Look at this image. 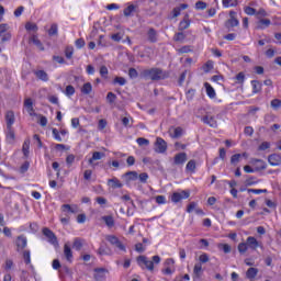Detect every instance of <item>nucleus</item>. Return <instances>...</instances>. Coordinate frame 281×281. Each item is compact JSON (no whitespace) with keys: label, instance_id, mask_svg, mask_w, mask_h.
<instances>
[{"label":"nucleus","instance_id":"f8f14e48","mask_svg":"<svg viewBox=\"0 0 281 281\" xmlns=\"http://www.w3.org/2000/svg\"><path fill=\"white\" fill-rule=\"evenodd\" d=\"M108 186L112 190H117L120 188H124V184L122 183V181H120V179H117L116 177H113L112 179H108Z\"/></svg>","mask_w":281,"mask_h":281},{"label":"nucleus","instance_id":"412c9836","mask_svg":"<svg viewBox=\"0 0 281 281\" xmlns=\"http://www.w3.org/2000/svg\"><path fill=\"white\" fill-rule=\"evenodd\" d=\"M268 162L270 166H280L281 165V156L279 154H271L268 157Z\"/></svg>","mask_w":281,"mask_h":281},{"label":"nucleus","instance_id":"20e7f679","mask_svg":"<svg viewBox=\"0 0 281 281\" xmlns=\"http://www.w3.org/2000/svg\"><path fill=\"white\" fill-rule=\"evenodd\" d=\"M166 150H168V143H166L164 138L157 137L155 142V153L164 155Z\"/></svg>","mask_w":281,"mask_h":281},{"label":"nucleus","instance_id":"6ab92c4d","mask_svg":"<svg viewBox=\"0 0 281 281\" xmlns=\"http://www.w3.org/2000/svg\"><path fill=\"white\" fill-rule=\"evenodd\" d=\"M246 245H248L249 249H258V247H260V244L258 243V239H256V237L254 236H249L246 239Z\"/></svg>","mask_w":281,"mask_h":281},{"label":"nucleus","instance_id":"6e6552de","mask_svg":"<svg viewBox=\"0 0 281 281\" xmlns=\"http://www.w3.org/2000/svg\"><path fill=\"white\" fill-rule=\"evenodd\" d=\"M188 161V154L186 153H179L176 154L173 157V164L175 166H183Z\"/></svg>","mask_w":281,"mask_h":281},{"label":"nucleus","instance_id":"a878e982","mask_svg":"<svg viewBox=\"0 0 281 281\" xmlns=\"http://www.w3.org/2000/svg\"><path fill=\"white\" fill-rule=\"evenodd\" d=\"M186 171L191 172V175H194V172H196V160L194 159L189 160L186 166Z\"/></svg>","mask_w":281,"mask_h":281},{"label":"nucleus","instance_id":"7ed1b4c3","mask_svg":"<svg viewBox=\"0 0 281 281\" xmlns=\"http://www.w3.org/2000/svg\"><path fill=\"white\" fill-rule=\"evenodd\" d=\"M105 239L112 247H115L119 249V251H123V254H126V246L117 238L115 235H106Z\"/></svg>","mask_w":281,"mask_h":281},{"label":"nucleus","instance_id":"774afa93","mask_svg":"<svg viewBox=\"0 0 281 281\" xmlns=\"http://www.w3.org/2000/svg\"><path fill=\"white\" fill-rule=\"evenodd\" d=\"M128 76H130V78H137V76H139V74L137 72V70L135 68H130Z\"/></svg>","mask_w":281,"mask_h":281},{"label":"nucleus","instance_id":"37998d69","mask_svg":"<svg viewBox=\"0 0 281 281\" xmlns=\"http://www.w3.org/2000/svg\"><path fill=\"white\" fill-rule=\"evenodd\" d=\"M64 93L67 98H71V95L76 93V88H74V86H67Z\"/></svg>","mask_w":281,"mask_h":281},{"label":"nucleus","instance_id":"5fc2aeb1","mask_svg":"<svg viewBox=\"0 0 281 281\" xmlns=\"http://www.w3.org/2000/svg\"><path fill=\"white\" fill-rule=\"evenodd\" d=\"M106 100L110 104H113V102H115V100H117V95H115V93H113V92H109L106 94Z\"/></svg>","mask_w":281,"mask_h":281},{"label":"nucleus","instance_id":"ea45409f","mask_svg":"<svg viewBox=\"0 0 281 281\" xmlns=\"http://www.w3.org/2000/svg\"><path fill=\"white\" fill-rule=\"evenodd\" d=\"M173 41H176V43H183V41H186V34H183V32L176 33Z\"/></svg>","mask_w":281,"mask_h":281},{"label":"nucleus","instance_id":"72a5a7b5","mask_svg":"<svg viewBox=\"0 0 281 281\" xmlns=\"http://www.w3.org/2000/svg\"><path fill=\"white\" fill-rule=\"evenodd\" d=\"M91 91H93V86L91 82H86L81 88V93H83V95H89Z\"/></svg>","mask_w":281,"mask_h":281},{"label":"nucleus","instance_id":"864d4df0","mask_svg":"<svg viewBox=\"0 0 281 281\" xmlns=\"http://www.w3.org/2000/svg\"><path fill=\"white\" fill-rule=\"evenodd\" d=\"M244 12H245V14H248V16L256 15V9H254L251 7H245Z\"/></svg>","mask_w":281,"mask_h":281},{"label":"nucleus","instance_id":"aec40b11","mask_svg":"<svg viewBox=\"0 0 281 281\" xmlns=\"http://www.w3.org/2000/svg\"><path fill=\"white\" fill-rule=\"evenodd\" d=\"M64 256L68 262L74 260V251H71V246H69V244L64 245Z\"/></svg>","mask_w":281,"mask_h":281},{"label":"nucleus","instance_id":"f257e3e1","mask_svg":"<svg viewBox=\"0 0 281 281\" xmlns=\"http://www.w3.org/2000/svg\"><path fill=\"white\" fill-rule=\"evenodd\" d=\"M137 265L140 266L142 269H147V271H155V265H159L161 262V257L158 255L151 257V260L146 256L137 257Z\"/></svg>","mask_w":281,"mask_h":281},{"label":"nucleus","instance_id":"4be33fe9","mask_svg":"<svg viewBox=\"0 0 281 281\" xmlns=\"http://www.w3.org/2000/svg\"><path fill=\"white\" fill-rule=\"evenodd\" d=\"M191 23L192 22L190 21V18L186 15L184 19L179 23V26H178L179 32H183V30H188Z\"/></svg>","mask_w":281,"mask_h":281},{"label":"nucleus","instance_id":"c03bdc74","mask_svg":"<svg viewBox=\"0 0 281 281\" xmlns=\"http://www.w3.org/2000/svg\"><path fill=\"white\" fill-rule=\"evenodd\" d=\"M72 247L76 251H80L82 249V240L80 238H75Z\"/></svg>","mask_w":281,"mask_h":281},{"label":"nucleus","instance_id":"9b49d317","mask_svg":"<svg viewBox=\"0 0 281 281\" xmlns=\"http://www.w3.org/2000/svg\"><path fill=\"white\" fill-rule=\"evenodd\" d=\"M15 245L18 247V251H23V249L27 247V237H25L24 235L18 236Z\"/></svg>","mask_w":281,"mask_h":281},{"label":"nucleus","instance_id":"c9c22d12","mask_svg":"<svg viewBox=\"0 0 281 281\" xmlns=\"http://www.w3.org/2000/svg\"><path fill=\"white\" fill-rule=\"evenodd\" d=\"M104 273H106V270L104 268L95 269V274H94L95 280H104Z\"/></svg>","mask_w":281,"mask_h":281},{"label":"nucleus","instance_id":"f3484780","mask_svg":"<svg viewBox=\"0 0 281 281\" xmlns=\"http://www.w3.org/2000/svg\"><path fill=\"white\" fill-rule=\"evenodd\" d=\"M61 212H68L69 214H78V205L76 204H63Z\"/></svg>","mask_w":281,"mask_h":281},{"label":"nucleus","instance_id":"4468645a","mask_svg":"<svg viewBox=\"0 0 281 281\" xmlns=\"http://www.w3.org/2000/svg\"><path fill=\"white\" fill-rule=\"evenodd\" d=\"M5 139H7V144H14L16 139L14 127H7Z\"/></svg>","mask_w":281,"mask_h":281},{"label":"nucleus","instance_id":"a18cd8bd","mask_svg":"<svg viewBox=\"0 0 281 281\" xmlns=\"http://www.w3.org/2000/svg\"><path fill=\"white\" fill-rule=\"evenodd\" d=\"M113 85H119L120 87H124V85H126V79L124 77H115L113 80Z\"/></svg>","mask_w":281,"mask_h":281},{"label":"nucleus","instance_id":"8fccbe9b","mask_svg":"<svg viewBox=\"0 0 281 281\" xmlns=\"http://www.w3.org/2000/svg\"><path fill=\"white\" fill-rule=\"evenodd\" d=\"M235 80L237 85H243L245 82V72H238Z\"/></svg>","mask_w":281,"mask_h":281},{"label":"nucleus","instance_id":"a19ab883","mask_svg":"<svg viewBox=\"0 0 281 281\" xmlns=\"http://www.w3.org/2000/svg\"><path fill=\"white\" fill-rule=\"evenodd\" d=\"M65 56H66V58H68V60H71V58H74V46L66 47Z\"/></svg>","mask_w":281,"mask_h":281},{"label":"nucleus","instance_id":"49530a36","mask_svg":"<svg viewBox=\"0 0 281 281\" xmlns=\"http://www.w3.org/2000/svg\"><path fill=\"white\" fill-rule=\"evenodd\" d=\"M237 249L239 254H247V249H249V246L247 245V243H240L238 244Z\"/></svg>","mask_w":281,"mask_h":281},{"label":"nucleus","instance_id":"9d476101","mask_svg":"<svg viewBox=\"0 0 281 281\" xmlns=\"http://www.w3.org/2000/svg\"><path fill=\"white\" fill-rule=\"evenodd\" d=\"M250 164L255 167L256 172H259V170H267V162L262 159H251Z\"/></svg>","mask_w":281,"mask_h":281},{"label":"nucleus","instance_id":"052dcab7","mask_svg":"<svg viewBox=\"0 0 281 281\" xmlns=\"http://www.w3.org/2000/svg\"><path fill=\"white\" fill-rule=\"evenodd\" d=\"M212 69H214V63L212 61H206L204 65V71L205 74H207L209 71H212Z\"/></svg>","mask_w":281,"mask_h":281},{"label":"nucleus","instance_id":"393cba45","mask_svg":"<svg viewBox=\"0 0 281 281\" xmlns=\"http://www.w3.org/2000/svg\"><path fill=\"white\" fill-rule=\"evenodd\" d=\"M101 221L105 223L106 227H115V220L113 218V215H104L101 217Z\"/></svg>","mask_w":281,"mask_h":281},{"label":"nucleus","instance_id":"f03ea898","mask_svg":"<svg viewBox=\"0 0 281 281\" xmlns=\"http://www.w3.org/2000/svg\"><path fill=\"white\" fill-rule=\"evenodd\" d=\"M143 75L149 80H166V78H168V75L160 68H150L144 70Z\"/></svg>","mask_w":281,"mask_h":281},{"label":"nucleus","instance_id":"5701e85b","mask_svg":"<svg viewBox=\"0 0 281 281\" xmlns=\"http://www.w3.org/2000/svg\"><path fill=\"white\" fill-rule=\"evenodd\" d=\"M269 25H271V20H269V19H260L257 22V30H267V27H269Z\"/></svg>","mask_w":281,"mask_h":281},{"label":"nucleus","instance_id":"a211bd4d","mask_svg":"<svg viewBox=\"0 0 281 281\" xmlns=\"http://www.w3.org/2000/svg\"><path fill=\"white\" fill-rule=\"evenodd\" d=\"M24 106H25L29 115H31V117H34V115H36V113H34V103H33L32 99H25Z\"/></svg>","mask_w":281,"mask_h":281},{"label":"nucleus","instance_id":"39448f33","mask_svg":"<svg viewBox=\"0 0 281 281\" xmlns=\"http://www.w3.org/2000/svg\"><path fill=\"white\" fill-rule=\"evenodd\" d=\"M183 199H190L189 191L173 192L171 195L172 203H180V201H183Z\"/></svg>","mask_w":281,"mask_h":281},{"label":"nucleus","instance_id":"e433bc0d","mask_svg":"<svg viewBox=\"0 0 281 281\" xmlns=\"http://www.w3.org/2000/svg\"><path fill=\"white\" fill-rule=\"evenodd\" d=\"M193 273L196 278H201V273H203V266L201 263H195L193 268Z\"/></svg>","mask_w":281,"mask_h":281},{"label":"nucleus","instance_id":"c756f323","mask_svg":"<svg viewBox=\"0 0 281 281\" xmlns=\"http://www.w3.org/2000/svg\"><path fill=\"white\" fill-rule=\"evenodd\" d=\"M256 276H258V268L251 267L246 271V278L248 280H254Z\"/></svg>","mask_w":281,"mask_h":281},{"label":"nucleus","instance_id":"680f3d73","mask_svg":"<svg viewBox=\"0 0 281 281\" xmlns=\"http://www.w3.org/2000/svg\"><path fill=\"white\" fill-rule=\"evenodd\" d=\"M199 260H200V262L205 265V262H210V256L204 252V254L200 255Z\"/></svg>","mask_w":281,"mask_h":281},{"label":"nucleus","instance_id":"4c0bfd02","mask_svg":"<svg viewBox=\"0 0 281 281\" xmlns=\"http://www.w3.org/2000/svg\"><path fill=\"white\" fill-rule=\"evenodd\" d=\"M240 159H243V155L235 154L231 157V164L232 166H237V164H240Z\"/></svg>","mask_w":281,"mask_h":281},{"label":"nucleus","instance_id":"de8ad7c7","mask_svg":"<svg viewBox=\"0 0 281 281\" xmlns=\"http://www.w3.org/2000/svg\"><path fill=\"white\" fill-rule=\"evenodd\" d=\"M58 34V24H52L50 29L48 30L49 36H56Z\"/></svg>","mask_w":281,"mask_h":281},{"label":"nucleus","instance_id":"603ef678","mask_svg":"<svg viewBox=\"0 0 281 281\" xmlns=\"http://www.w3.org/2000/svg\"><path fill=\"white\" fill-rule=\"evenodd\" d=\"M136 144H138V146H148L150 144V140L144 137H139L136 139Z\"/></svg>","mask_w":281,"mask_h":281},{"label":"nucleus","instance_id":"473e14b6","mask_svg":"<svg viewBox=\"0 0 281 281\" xmlns=\"http://www.w3.org/2000/svg\"><path fill=\"white\" fill-rule=\"evenodd\" d=\"M239 21H238V19H236V18H231L229 20H227V22H226V27L228 29V30H232V27H238V25H239Z\"/></svg>","mask_w":281,"mask_h":281},{"label":"nucleus","instance_id":"3c124183","mask_svg":"<svg viewBox=\"0 0 281 281\" xmlns=\"http://www.w3.org/2000/svg\"><path fill=\"white\" fill-rule=\"evenodd\" d=\"M23 258H24L25 265H31L32 263V258H31L30 250H24L23 251Z\"/></svg>","mask_w":281,"mask_h":281},{"label":"nucleus","instance_id":"bb28decb","mask_svg":"<svg viewBox=\"0 0 281 281\" xmlns=\"http://www.w3.org/2000/svg\"><path fill=\"white\" fill-rule=\"evenodd\" d=\"M251 87H252V93H260V91H262V83L258 80H251L250 82Z\"/></svg>","mask_w":281,"mask_h":281},{"label":"nucleus","instance_id":"58836bf2","mask_svg":"<svg viewBox=\"0 0 281 281\" xmlns=\"http://www.w3.org/2000/svg\"><path fill=\"white\" fill-rule=\"evenodd\" d=\"M25 30L27 32H38V25H36V23L27 22L25 24Z\"/></svg>","mask_w":281,"mask_h":281},{"label":"nucleus","instance_id":"6e6d98bb","mask_svg":"<svg viewBox=\"0 0 281 281\" xmlns=\"http://www.w3.org/2000/svg\"><path fill=\"white\" fill-rule=\"evenodd\" d=\"M155 201L158 205H166V195H157Z\"/></svg>","mask_w":281,"mask_h":281},{"label":"nucleus","instance_id":"1a4fd4ad","mask_svg":"<svg viewBox=\"0 0 281 281\" xmlns=\"http://www.w3.org/2000/svg\"><path fill=\"white\" fill-rule=\"evenodd\" d=\"M29 43L35 45V47L40 52H45V46L43 45V42H41V40L38 38V35H31L29 38Z\"/></svg>","mask_w":281,"mask_h":281},{"label":"nucleus","instance_id":"b1692460","mask_svg":"<svg viewBox=\"0 0 281 281\" xmlns=\"http://www.w3.org/2000/svg\"><path fill=\"white\" fill-rule=\"evenodd\" d=\"M204 87L206 89V95L211 99L214 100V98H216V90H214V88L212 87V85L205 82Z\"/></svg>","mask_w":281,"mask_h":281},{"label":"nucleus","instance_id":"4d7b16f0","mask_svg":"<svg viewBox=\"0 0 281 281\" xmlns=\"http://www.w3.org/2000/svg\"><path fill=\"white\" fill-rule=\"evenodd\" d=\"M207 8V3L204 1H198L195 3V10H205Z\"/></svg>","mask_w":281,"mask_h":281},{"label":"nucleus","instance_id":"423d86ee","mask_svg":"<svg viewBox=\"0 0 281 281\" xmlns=\"http://www.w3.org/2000/svg\"><path fill=\"white\" fill-rule=\"evenodd\" d=\"M0 38H1L0 43L2 44L8 43V41L12 38V34L8 32V24H0Z\"/></svg>","mask_w":281,"mask_h":281},{"label":"nucleus","instance_id":"0eeeda50","mask_svg":"<svg viewBox=\"0 0 281 281\" xmlns=\"http://www.w3.org/2000/svg\"><path fill=\"white\" fill-rule=\"evenodd\" d=\"M203 124H206L207 126H211V128H216L218 126V123L216 122V117L214 115L206 114L202 117Z\"/></svg>","mask_w":281,"mask_h":281},{"label":"nucleus","instance_id":"338daca9","mask_svg":"<svg viewBox=\"0 0 281 281\" xmlns=\"http://www.w3.org/2000/svg\"><path fill=\"white\" fill-rule=\"evenodd\" d=\"M138 179L140 181V183H146L148 181V173L143 172L138 176Z\"/></svg>","mask_w":281,"mask_h":281},{"label":"nucleus","instance_id":"bf43d9fd","mask_svg":"<svg viewBox=\"0 0 281 281\" xmlns=\"http://www.w3.org/2000/svg\"><path fill=\"white\" fill-rule=\"evenodd\" d=\"M220 249H223L224 254H229L232 251V246L228 244H221Z\"/></svg>","mask_w":281,"mask_h":281},{"label":"nucleus","instance_id":"dca6fc26","mask_svg":"<svg viewBox=\"0 0 281 281\" xmlns=\"http://www.w3.org/2000/svg\"><path fill=\"white\" fill-rule=\"evenodd\" d=\"M5 122H7V128H12V126L14 125V122H16V117L14 116L13 111H7Z\"/></svg>","mask_w":281,"mask_h":281},{"label":"nucleus","instance_id":"ddd939ff","mask_svg":"<svg viewBox=\"0 0 281 281\" xmlns=\"http://www.w3.org/2000/svg\"><path fill=\"white\" fill-rule=\"evenodd\" d=\"M147 41L149 43H157V41H159V34L157 33V30L150 27L147 31Z\"/></svg>","mask_w":281,"mask_h":281},{"label":"nucleus","instance_id":"cd10ccee","mask_svg":"<svg viewBox=\"0 0 281 281\" xmlns=\"http://www.w3.org/2000/svg\"><path fill=\"white\" fill-rule=\"evenodd\" d=\"M104 157V154L102 151H94L92 154V157L88 160V164L91 166L94 161H100Z\"/></svg>","mask_w":281,"mask_h":281},{"label":"nucleus","instance_id":"7c9ffc66","mask_svg":"<svg viewBox=\"0 0 281 281\" xmlns=\"http://www.w3.org/2000/svg\"><path fill=\"white\" fill-rule=\"evenodd\" d=\"M137 10V5L130 4L127 8L124 9L123 14L124 16H133V13Z\"/></svg>","mask_w":281,"mask_h":281},{"label":"nucleus","instance_id":"f704fd0d","mask_svg":"<svg viewBox=\"0 0 281 281\" xmlns=\"http://www.w3.org/2000/svg\"><path fill=\"white\" fill-rule=\"evenodd\" d=\"M224 8H236L238 5V0H222Z\"/></svg>","mask_w":281,"mask_h":281},{"label":"nucleus","instance_id":"09e8293b","mask_svg":"<svg viewBox=\"0 0 281 281\" xmlns=\"http://www.w3.org/2000/svg\"><path fill=\"white\" fill-rule=\"evenodd\" d=\"M22 151L24 157H27L30 155V142L25 140L23 146H22Z\"/></svg>","mask_w":281,"mask_h":281},{"label":"nucleus","instance_id":"2eb2a0df","mask_svg":"<svg viewBox=\"0 0 281 281\" xmlns=\"http://www.w3.org/2000/svg\"><path fill=\"white\" fill-rule=\"evenodd\" d=\"M42 232L46 236V238H48V243H52V245H56V243H57L56 234H54V232H52V229L45 227V228H43Z\"/></svg>","mask_w":281,"mask_h":281},{"label":"nucleus","instance_id":"e2e57ef3","mask_svg":"<svg viewBox=\"0 0 281 281\" xmlns=\"http://www.w3.org/2000/svg\"><path fill=\"white\" fill-rule=\"evenodd\" d=\"M181 135H183V130L181 127H176L172 137L178 138L181 137Z\"/></svg>","mask_w":281,"mask_h":281},{"label":"nucleus","instance_id":"c85d7f7f","mask_svg":"<svg viewBox=\"0 0 281 281\" xmlns=\"http://www.w3.org/2000/svg\"><path fill=\"white\" fill-rule=\"evenodd\" d=\"M34 74L36 78L43 82H47V80H49V76L45 72V70H36Z\"/></svg>","mask_w":281,"mask_h":281},{"label":"nucleus","instance_id":"0e129e2a","mask_svg":"<svg viewBox=\"0 0 281 281\" xmlns=\"http://www.w3.org/2000/svg\"><path fill=\"white\" fill-rule=\"evenodd\" d=\"M100 76L102 78H106V76H109V68H106V66H101V68H100Z\"/></svg>","mask_w":281,"mask_h":281},{"label":"nucleus","instance_id":"2f4dec72","mask_svg":"<svg viewBox=\"0 0 281 281\" xmlns=\"http://www.w3.org/2000/svg\"><path fill=\"white\" fill-rule=\"evenodd\" d=\"M124 177H126V181H137L139 175L137 171H127Z\"/></svg>","mask_w":281,"mask_h":281},{"label":"nucleus","instance_id":"69168bd1","mask_svg":"<svg viewBox=\"0 0 281 281\" xmlns=\"http://www.w3.org/2000/svg\"><path fill=\"white\" fill-rule=\"evenodd\" d=\"M280 106H281V101H280V99H274V100L271 101V108H272V109L278 110V109H280Z\"/></svg>","mask_w":281,"mask_h":281},{"label":"nucleus","instance_id":"13d9d810","mask_svg":"<svg viewBox=\"0 0 281 281\" xmlns=\"http://www.w3.org/2000/svg\"><path fill=\"white\" fill-rule=\"evenodd\" d=\"M53 137L56 139V142H63V137H60V132H58L56 128L52 130Z\"/></svg>","mask_w":281,"mask_h":281},{"label":"nucleus","instance_id":"79ce46f5","mask_svg":"<svg viewBox=\"0 0 281 281\" xmlns=\"http://www.w3.org/2000/svg\"><path fill=\"white\" fill-rule=\"evenodd\" d=\"M99 256H111V250L104 246H100L98 249Z\"/></svg>","mask_w":281,"mask_h":281}]
</instances>
